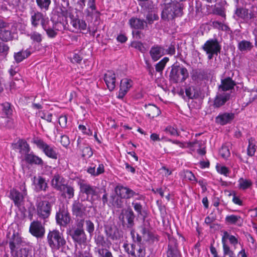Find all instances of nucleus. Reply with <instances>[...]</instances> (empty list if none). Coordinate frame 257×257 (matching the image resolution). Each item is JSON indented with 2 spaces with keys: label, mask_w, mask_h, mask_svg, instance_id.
<instances>
[{
  "label": "nucleus",
  "mask_w": 257,
  "mask_h": 257,
  "mask_svg": "<svg viewBox=\"0 0 257 257\" xmlns=\"http://www.w3.org/2000/svg\"><path fill=\"white\" fill-rule=\"evenodd\" d=\"M184 4L183 3H175L165 4L162 12V18L164 20H172L183 15Z\"/></svg>",
  "instance_id": "nucleus-1"
},
{
  "label": "nucleus",
  "mask_w": 257,
  "mask_h": 257,
  "mask_svg": "<svg viewBox=\"0 0 257 257\" xmlns=\"http://www.w3.org/2000/svg\"><path fill=\"white\" fill-rule=\"evenodd\" d=\"M47 238L49 246L52 249H59L66 244L63 233L57 229L50 230Z\"/></svg>",
  "instance_id": "nucleus-2"
},
{
  "label": "nucleus",
  "mask_w": 257,
  "mask_h": 257,
  "mask_svg": "<svg viewBox=\"0 0 257 257\" xmlns=\"http://www.w3.org/2000/svg\"><path fill=\"white\" fill-rule=\"evenodd\" d=\"M189 76L187 69L178 65H173L169 75L170 80L173 83L184 82Z\"/></svg>",
  "instance_id": "nucleus-3"
},
{
  "label": "nucleus",
  "mask_w": 257,
  "mask_h": 257,
  "mask_svg": "<svg viewBox=\"0 0 257 257\" xmlns=\"http://www.w3.org/2000/svg\"><path fill=\"white\" fill-rule=\"evenodd\" d=\"M36 145L37 147L41 150L45 155L49 158L53 159H57L58 153L56 148L52 145L47 144L42 139L38 137H34L32 142Z\"/></svg>",
  "instance_id": "nucleus-4"
},
{
  "label": "nucleus",
  "mask_w": 257,
  "mask_h": 257,
  "mask_svg": "<svg viewBox=\"0 0 257 257\" xmlns=\"http://www.w3.org/2000/svg\"><path fill=\"white\" fill-rule=\"evenodd\" d=\"M37 215L38 217L44 220L48 218L51 211V205L48 201H37L36 203Z\"/></svg>",
  "instance_id": "nucleus-5"
},
{
  "label": "nucleus",
  "mask_w": 257,
  "mask_h": 257,
  "mask_svg": "<svg viewBox=\"0 0 257 257\" xmlns=\"http://www.w3.org/2000/svg\"><path fill=\"white\" fill-rule=\"evenodd\" d=\"M135 217L134 213L130 208L122 210L119 216V219L124 228H132L134 225Z\"/></svg>",
  "instance_id": "nucleus-6"
},
{
  "label": "nucleus",
  "mask_w": 257,
  "mask_h": 257,
  "mask_svg": "<svg viewBox=\"0 0 257 257\" xmlns=\"http://www.w3.org/2000/svg\"><path fill=\"white\" fill-rule=\"evenodd\" d=\"M80 192L87 196V199L91 201L94 200V197L97 196L98 188L95 186L83 182L79 183Z\"/></svg>",
  "instance_id": "nucleus-7"
},
{
  "label": "nucleus",
  "mask_w": 257,
  "mask_h": 257,
  "mask_svg": "<svg viewBox=\"0 0 257 257\" xmlns=\"http://www.w3.org/2000/svg\"><path fill=\"white\" fill-rule=\"evenodd\" d=\"M31 22L32 25L37 28L40 24L43 29L46 28V25H48V18H45V16L40 12H33L31 14Z\"/></svg>",
  "instance_id": "nucleus-8"
},
{
  "label": "nucleus",
  "mask_w": 257,
  "mask_h": 257,
  "mask_svg": "<svg viewBox=\"0 0 257 257\" xmlns=\"http://www.w3.org/2000/svg\"><path fill=\"white\" fill-rule=\"evenodd\" d=\"M123 246L126 251L132 256L135 257H144L146 254L145 248L141 245V243H136L131 244V250L130 249L127 244H124Z\"/></svg>",
  "instance_id": "nucleus-9"
},
{
  "label": "nucleus",
  "mask_w": 257,
  "mask_h": 257,
  "mask_svg": "<svg viewBox=\"0 0 257 257\" xmlns=\"http://www.w3.org/2000/svg\"><path fill=\"white\" fill-rule=\"evenodd\" d=\"M168 245L166 252L167 257H182L178 249L177 240L172 236L168 237Z\"/></svg>",
  "instance_id": "nucleus-10"
},
{
  "label": "nucleus",
  "mask_w": 257,
  "mask_h": 257,
  "mask_svg": "<svg viewBox=\"0 0 257 257\" xmlns=\"http://www.w3.org/2000/svg\"><path fill=\"white\" fill-rule=\"evenodd\" d=\"M29 231L34 236L37 238H42L45 234V229L40 221L35 220L31 222Z\"/></svg>",
  "instance_id": "nucleus-11"
},
{
  "label": "nucleus",
  "mask_w": 257,
  "mask_h": 257,
  "mask_svg": "<svg viewBox=\"0 0 257 257\" xmlns=\"http://www.w3.org/2000/svg\"><path fill=\"white\" fill-rule=\"evenodd\" d=\"M141 233L142 234V235H140L139 234H137V243H141V242L142 239H143L144 241L149 242L151 243H152L154 242L155 241L158 240L157 237H156L154 234L150 232L145 227L142 228Z\"/></svg>",
  "instance_id": "nucleus-12"
},
{
  "label": "nucleus",
  "mask_w": 257,
  "mask_h": 257,
  "mask_svg": "<svg viewBox=\"0 0 257 257\" xmlns=\"http://www.w3.org/2000/svg\"><path fill=\"white\" fill-rule=\"evenodd\" d=\"M202 49L206 53H220L221 47L216 39H212L207 41L202 46Z\"/></svg>",
  "instance_id": "nucleus-13"
},
{
  "label": "nucleus",
  "mask_w": 257,
  "mask_h": 257,
  "mask_svg": "<svg viewBox=\"0 0 257 257\" xmlns=\"http://www.w3.org/2000/svg\"><path fill=\"white\" fill-rule=\"evenodd\" d=\"M56 222L61 226L66 227L70 222L69 213L65 210H59L56 214Z\"/></svg>",
  "instance_id": "nucleus-14"
},
{
  "label": "nucleus",
  "mask_w": 257,
  "mask_h": 257,
  "mask_svg": "<svg viewBox=\"0 0 257 257\" xmlns=\"http://www.w3.org/2000/svg\"><path fill=\"white\" fill-rule=\"evenodd\" d=\"M230 97L229 93L218 91L214 100L213 106L215 108L221 107L230 99Z\"/></svg>",
  "instance_id": "nucleus-15"
},
{
  "label": "nucleus",
  "mask_w": 257,
  "mask_h": 257,
  "mask_svg": "<svg viewBox=\"0 0 257 257\" xmlns=\"http://www.w3.org/2000/svg\"><path fill=\"white\" fill-rule=\"evenodd\" d=\"M115 192L120 198L125 199H130L136 194L133 190L120 185H118L115 188Z\"/></svg>",
  "instance_id": "nucleus-16"
},
{
  "label": "nucleus",
  "mask_w": 257,
  "mask_h": 257,
  "mask_svg": "<svg viewBox=\"0 0 257 257\" xmlns=\"http://www.w3.org/2000/svg\"><path fill=\"white\" fill-rule=\"evenodd\" d=\"M9 246L11 252H14L16 249L18 248L23 245L24 242L22 240L21 236L18 232H14L12 236L10 237Z\"/></svg>",
  "instance_id": "nucleus-17"
},
{
  "label": "nucleus",
  "mask_w": 257,
  "mask_h": 257,
  "mask_svg": "<svg viewBox=\"0 0 257 257\" xmlns=\"http://www.w3.org/2000/svg\"><path fill=\"white\" fill-rule=\"evenodd\" d=\"M166 54L165 49L160 45H156L151 47L150 54L154 61L158 60L161 57Z\"/></svg>",
  "instance_id": "nucleus-18"
},
{
  "label": "nucleus",
  "mask_w": 257,
  "mask_h": 257,
  "mask_svg": "<svg viewBox=\"0 0 257 257\" xmlns=\"http://www.w3.org/2000/svg\"><path fill=\"white\" fill-rule=\"evenodd\" d=\"M86 207L78 200L73 202L72 212L74 216L83 217L85 215Z\"/></svg>",
  "instance_id": "nucleus-19"
},
{
  "label": "nucleus",
  "mask_w": 257,
  "mask_h": 257,
  "mask_svg": "<svg viewBox=\"0 0 257 257\" xmlns=\"http://www.w3.org/2000/svg\"><path fill=\"white\" fill-rule=\"evenodd\" d=\"M13 148L19 150L21 155L26 156L30 151L29 145L23 139H20L17 143L13 144Z\"/></svg>",
  "instance_id": "nucleus-20"
},
{
  "label": "nucleus",
  "mask_w": 257,
  "mask_h": 257,
  "mask_svg": "<svg viewBox=\"0 0 257 257\" xmlns=\"http://www.w3.org/2000/svg\"><path fill=\"white\" fill-rule=\"evenodd\" d=\"M133 81L131 79L124 78L120 81V89L118 98H122L126 94L129 89L132 86Z\"/></svg>",
  "instance_id": "nucleus-21"
},
{
  "label": "nucleus",
  "mask_w": 257,
  "mask_h": 257,
  "mask_svg": "<svg viewBox=\"0 0 257 257\" xmlns=\"http://www.w3.org/2000/svg\"><path fill=\"white\" fill-rule=\"evenodd\" d=\"M70 235L74 241L79 244L84 243L86 239V235L84 230L74 229L73 230L70 232Z\"/></svg>",
  "instance_id": "nucleus-22"
},
{
  "label": "nucleus",
  "mask_w": 257,
  "mask_h": 257,
  "mask_svg": "<svg viewBox=\"0 0 257 257\" xmlns=\"http://www.w3.org/2000/svg\"><path fill=\"white\" fill-rule=\"evenodd\" d=\"M115 74L111 71H108L104 76V80L110 91L114 90L115 87Z\"/></svg>",
  "instance_id": "nucleus-23"
},
{
  "label": "nucleus",
  "mask_w": 257,
  "mask_h": 257,
  "mask_svg": "<svg viewBox=\"0 0 257 257\" xmlns=\"http://www.w3.org/2000/svg\"><path fill=\"white\" fill-rule=\"evenodd\" d=\"M236 83L230 77H228L221 79V84L218 86V91L225 92L231 90L234 88Z\"/></svg>",
  "instance_id": "nucleus-24"
},
{
  "label": "nucleus",
  "mask_w": 257,
  "mask_h": 257,
  "mask_svg": "<svg viewBox=\"0 0 257 257\" xmlns=\"http://www.w3.org/2000/svg\"><path fill=\"white\" fill-rule=\"evenodd\" d=\"M234 117V113L225 112L218 115L215 118V121L216 123L223 125L230 123Z\"/></svg>",
  "instance_id": "nucleus-25"
},
{
  "label": "nucleus",
  "mask_w": 257,
  "mask_h": 257,
  "mask_svg": "<svg viewBox=\"0 0 257 257\" xmlns=\"http://www.w3.org/2000/svg\"><path fill=\"white\" fill-rule=\"evenodd\" d=\"M14 34L10 30L9 26L0 29V40L3 42H7L14 39Z\"/></svg>",
  "instance_id": "nucleus-26"
},
{
  "label": "nucleus",
  "mask_w": 257,
  "mask_h": 257,
  "mask_svg": "<svg viewBox=\"0 0 257 257\" xmlns=\"http://www.w3.org/2000/svg\"><path fill=\"white\" fill-rule=\"evenodd\" d=\"M105 232L107 237L112 240H118L121 237L119 230L115 226H107Z\"/></svg>",
  "instance_id": "nucleus-27"
},
{
  "label": "nucleus",
  "mask_w": 257,
  "mask_h": 257,
  "mask_svg": "<svg viewBox=\"0 0 257 257\" xmlns=\"http://www.w3.org/2000/svg\"><path fill=\"white\" fill-rule=\"evenodd\" d=\"M128 23L131 27L136 30H143L145 26H147V22L136 17H132L129 20Z\"/></svg>",
  "instance_id": "nucleus-28"
},
{
  "label": "nucleus",
  "mask_w": 257,
  "mask_h": 257,
  "mask_svg": "<svg viewBox=\"0 0 257 257\" xmlns=\"http://www.w3.org/2000/svg\"><path fill=\"white\" fill-rule=\"evenodd\" d=\"M235 14L238 17L244 20H250L254 17V15L252 13H249L248 9L243 8H237Z\"/></svg>",
  "instance_id": "nucleus-29"
},
{
  "label": "nucleus",
  "mask_w": 257,
  "mask_h": 257,
  "mask_svg": "<svg viewBox=\"0 0 257 257\" xmlns=\"http://www.w3.org/2000/svg\"><path fill=\"white\" fill-rule=\"evenodd\" d=\"M253 48V44L250 41L245 40L239 41L237 44L238 49L242 53L249 52Z\"/></svg>",
  "instance_id": "nucleus-30"
},
{
  "label": "nucleus",
  "mask_w": 257,
  "mask_h": 257,
  "mask_svg": "<svg viewBox=\"0 0 257 257\" xmlns=\"http://www.w3.org/2000/svg\"><path fill=\"white\" fill-rule=\"evenodd\" d=\"M146 113L147 116L154 118L158 116L160 113L159 108L154 104H149L146 106Z\"/></svg>",
  "instance_id": "nucleus-31"
},
{
  "label": "nucleus",
  "mask_w": 257,
  "mask_h": 257,
  "mask_svg": "<svg viewBox=\"0 0 257 257\" xmlns=\"http://www.w3.org/2000/svg\"><path fill=\"white\" fill-rule=\"evenodd\" d=\"M34 183L36 189L39 191H46L48 188V184L45 178L39 176L38 177H34Z\"/></svg>",
  "instance_id": "nucleus-32"
},
{
  "label": "nucleus",
  "mask_w": 257,
  "mask_h": 257,
  "mask_svg": "<svg viewBox=\"0 0 257 257\" xmlns=\"http://www.w3.org/2000/svg\"><path fill=\"white\" fill-rule=\"evenodd\" d=\"M25 161L30 164L43 166L44 162L42 159L33 153L28 154L25 158Z\"/></svg>",
  "instance_id": "nucleus-33"
},
{
  "label": "nucleus",
  "mask_w": 257,
  "mask_h": 257,
  "mask_svg": "<svg viewBox=\"0 0 257 257\" xmlns=\"http://www.w3.org/2000/svg\"><path fill=\"white\" fill-rule=\"evenodd\" d=\"M10 198L14 201L15 205L19 206L23 200V196L15 189L10 191Z\"/></svg>",
  "instance_id": "nucleus-34"
},
{
  "label": "nucleus",
  "mask_w": 257,
  "mask_h": 257,
  "mask_svg": "<svg viewBox=\"0 0 257 257\" xmlns=\"http://www.w3.org/2000/svg\"><path fill=\"white\" fill-rule=\"evenodd\" d=\"M2 106V114L7 117H11L13 112V107L11 104L8 102H5L1 104Z\"/></svg>",
  "instance_id": "nucleus-35"
},
{
  "label": "nucleus",
  "mask_w": 257,
  "mask_h": 257,
  "mask_svg": "<svg viewBox=\"0 0 257 257\" xmlns=\"http://www.w3.org/2000/svg\"><path fill=\"white\" fill-rule=\"evenodd\" d=\"M61 192H63L65 197L68 199L72 198L74 195V189L73 187L68 185H63L61 188V189L59 190Z\"/></svg>",
  "instance_id": "nucleus-36"
},
{
  "label": "nucleus",
  "mask_w": 257,
  "mask_h": 257,
  "mask_svg": "<svg viewBox=\"0 0 257 257\" xmlns=\"http://www.w3.org/2000/svg\"><path fill=\"white\" fill-rule=\"evenodd\" d=\"M72 26L76 30L80 31L86 30L87 24L85 22L79 19H73L71 22Z\"/></svg>",
  "instance_id": "nucleus-37"
},
{
  "label": "nucleus",
  "mask_w": 257,
  "mask_h": 257,
  "mask_svg": "<svg viewBox=\"0 0 257 257\" xmlns=\"http://www.w3.org/2000/svg\"><path fill=\"white\" fill-rule=\"evenodd\" d=\"M227 239H228L230 243L234 246L238 243V240L234 236L230 235L226 231H224L221 240L222 244H223V243L227 244Z\"/></svg>",
  "instance_id": "nucleus-38"
},
{
  "label": "nucleus",
  "mask_w": 257,
  "mask_h": 257,
  "mask_svg": "<svg viewBox=\"0 0 257 257\" xmlns=\"http://www.w3.org/2000/svg\"><path fill=\"white\" fill-rule=\"evenodd\" d=\"M30 54V51L28 50L25 51L22 50L19 52L15 53L14 56L16 62L18 63L28 57Z\"/></svg>",
  "instance_id": "nucleus-39"
},
{
  "label": "nucleus",
  "mask_w": 257,
  "mask_h": 257,
  "mask_svg": "<svg viewBox=\"0 0 257 257\" xmlns=\"http://www.w3.org/2000/svg\"><path fill=\"white\" fill-rule=\"evenodd\" d=\"M226 222L229 224H237L239 225L242 223V219L239 216L230 215L225 218Z\"/></svg>",
  "instance_id": "nucleus-40"
},
{
  "label": "nucleus",
  "mask_w": 257,
  "mask_h": 257,
  "mask_svg": "<svg viewBox=\"0 0 257 257\" xmlns=\"http://www.w3.org/2000/svg\"><path fill=\"white\" fill-rule=\"evenodd\" d=\"M62 179L63 178L59 175H55L51 181L52 186L58 190L61 189L62 186L64 185L62 183Z\"/></svg>",
  "instance_id": "nucleus-41"
},
{
  "label": "nucleus",
  "mask_w": 257,
  "mask_h": 257,
  "mask_svg": "<svg viewBox=\"0 0 257 257\" xmlns=\"http://www.w3.org/2000/svg\"><path fill=\"white\" fill-rule=\"evenodd\" d=\"M254 142V140L252 138H250V139H248L247 155L250 157H252L254 155L256 150L255 145Z\"/></svg>",
  "instance_id": "nucleus-42"
},
{
  "label": "nucleus",
  "mask_w": 257,
  "mask_h": 257,
  "mask_svg": "<svg viewBox=\"0 0 257 257\" xmlns=\"http://www.w3.org/2000/svg\"><path fill=\"white\" fill-rule=\"evenodd\" d=\"M168 61L169 58L167 57H165L160 62L157 63L155 65V69L156 71L158 72H162Z\"/></svg>",
  "instance_id": "nucleus-43"
},
{
  "label": "nucleus",
  "mask_w": 257,
  "mask_h": 257,
  "mask_svg": "<svg viewBox=\"0 0 257 257\" xmlns=\"http://www.w3.org/2000/svg\"><path fill=\"white\" fill-rule=\"evenodd\" d=\"M239 187L243 190L246 189L250 187L252 183V182L249 180L244 179L243 178H240L239 181Z\"/></svg>",
  "instance_id": "nucleus-44"
},
{
  "label": "nucleus",
  "mask_w": 257,
  "mask_h": 257,
  "mask_svg": "<svg viewBox=\"0 0 257 257\" xmlns=\"http://www.w3.org/2000/svg\"><path fill=\"white\" fill-rule=\"evenodd\" d=\"M31 252L29 248L25 247L20 249L16 253L15 257H31Z\"/></svg>",
  "instance_id": "nucleus-45"
},
{
  "label": "nucleus",
  "mask_w": 257,
  "mask_h": 257,
  "mask_svg": "<svg viewBox=\"0 0 257 257\" xmlns=\"http://www.w3.org/2000/svg\"><path fill=\"white\" fill-rule=\"evenodd\" d=\"M38 6L41 9L48 10L51 4V0H36Z\"/></svg>",
  "instance_id": "nucleus-46"
},
{
  "label": "nucleus",
  "mask_w": 257,
  "mask_h": 257,
  "mask_svg": "<svg viewBox=\"0 0 257 257\" xmlns=\"http://www.w3.org/2000/svg\"><path fill=\"white\" fill-rule=\"evenodd\" d=\"M112 204L117 208H121L122 206L123 202L122 198L118 195L111 196Z\"/></svg>",
  "instance_id": "nucleus-47"
},
{
  "label": "nucleus",
  "mask_w": 257,
  "mask_h": 257,
  "mask_svg": "<svg viewBox=\"0 0 257 257\" xmlns=\"http://www.w3.org/2000/svg\"><path fill=\"white\" fill-rule=\"evenodd\" d=\"M220 156L223 159H226L230 155L229 149L228 147L223 146L219 152Z\"/></svg>",
  "instance_id": "nucleus-48"
},
{
  "label": "nucleus",
  "mask_w": 257,
  "mask_h": 257,
  "mask_svg": "<svg viewBox=\"0 0 257 257\" xmlns=\"http://www.w3.org/2000/svg\"><path fill=\"white\" fill-rule=\"evenodd\" d=\"M31 39L37 43H41L42 41V36L37 32H33L30 35Z\"/></svg>",
  "instance_id": "nucleus-49"
},
{
  "label": "nucleus",
  "mask_w": 257,
  "mask_h": 257,
  "mask_svg": "<svg viewBox=\"0 0 257 257\" xmlns=\"http://www.w3.org/2000/svg\"><path fill=\"white\" fill-rule=\"evenodd\" d=\"M86 230L91 235L94 231V224L90 220L85 221Z\"/></svg>",
  "instance_id": "nucleus-50"
},
{
  "label": "nucleus",
  "mask_w": 257,
  "mask_h": 257,
  "mask_svg": "<svg viewBox=\"0 0 257 257\" xmlns=\"http://www.w3.org/2000/svg\"><path fill=\"white\" fill-rule=\"evenodd\" d=\"M43 29L46 31L47 35L49 38H55L57 35V32L54 30L53 28L48 27V25H46V28Z\"/></svg>",
  "instance_id": "nucleus-51"
},
{
  "label": "nucleus",
  "mask_w": 257,
  "mask_h": 257,
  "mask_svg": "<svg viewBox=\"0 0 257 257\" xmlns=\"http://www.w3.org/2000/svg\"><path fill=\"white\" fill-rule=\"evenodd\" d=\"M131 46L140 52L143 53L146 51V48L144 46L142 43L138 41H134L131 43Z\"/></svg>",
  "instance_id": "nucleus-52"
},
{
  "label": "nucleus",
  "mask_w": 257,
  "mask_h": 257,
  "mask_svg": "<svg viewBox=\"0 0 257 257\" xmlns=\"http://www.w3.org/2000/svg\"><path fill=\"white\" fill-rule=\"evenodd\" d=\"M159 17L157 15L152 13H149L146 16L147 24H152L154 21L158 20Z\"/></svg>",
  "instance_id": "nucleus-53"
},
{
  "label": "nucleus",
  "mask_w": 257,
  "mask_h": 257,
  "mask_svg": "<svg viewBox=\"0 0 257 257\" xmlns=\"http://www.w3.org/2000/svg\"><path fill=\"white\" fill-rule=\"evenodd\" d=\"M186 96L190 99H193L196 97L195 89L194 88L189 87L185 89Z\"/></svg>",
  "instance_id": "nucleus-54"
},
{
  "label": "nucleus",
  "mask_w": 257,
  "mask_h": 257,
  "mask_svg": "<svg viewBox=\"0 0 257 257\" xmlns=\"http://www.w3.org/2000/svg\"><path fill=\"white\" fill-rule=\"evenodd\" d=\"M9 47L7 44L0 42V54L7 55L9 51Z\"/></svg>",
  "instance_id": "nucleus-55"
},
{
  "label": "nucleus",
  "mask_w": 257,
  "mask_h": 257,
  "mask_svg": "<svg viewBox=\"0 0 257 257\" xmlns=\"http://www.w3.org/2000/svg\"><path fill=\"white\" fill-rule=\"evenodd\" d=\"M223 250L224 255H228L229 256L234 255V252L230 249L229 246L227 244L223 243Z\"/></svg>",
  "instance_id": "nucleus-56"
},
{
  "label": "nucleus",
  "mask_w": 257,
  "mask_h": 257,
  "mask_svg": "<svg viewBox=\"0 0 257 257\" xmlns=\"http://www.w3.org/2000/svg\"><path fill=\"white\" fill-rule=\"evenodd\" d=\"M4 126L8 128H11L15 126V122L13 119L10 117H7L6 119L5 123L3 124Z\"/></svg>",
  "instance_id": "nucleus-57"
},
{
  "label": "nucleus",
  "mask_w": 257,
  "mask_h": 257,
  "mask_svg": "<svg viewBox=\"0 0 257 257\" xmlns=\"http://www.w3.org/2000/svg\"><path fill=\"white\" fill-rule=\"evenodd\" d=\"M184 178L189 181H196V178L194 174L190 171L187 170L184 172Z\"/></svg>",
  "instance_id": "nucleus-58"
},
{
  "label": "nucleus",
  "mask_w": 257,
  "mask_h": 257,
  "mask_svg": "<svg viewBox=\"0 0 257 257\" xmlns=\"http://www.w3.org/2000/svg\"><path fill=\"white\" fill-rule=\"evenodd\" d=\"M92 154V150L89 147H86L82 150V156L83 157H90Z\"/></svg>",
  "instance_id": "nucleus-59"
},
{
  "label": "nucleus",
  "mask_w": 257,
  "mask_h": 257,
  "mask_svg": "<svg viewBox=\"0 0 257 257\" xmlns=\"http://www.w3.org/2000/svg\"><path fill=\"white\" fill-rule=\"evenodd\" d=\"M38 115L40 117H41L42 119H45L48 122H51L52 120V115L51 113L45 114L43 112H39Z\"/></svg>",
  "instance_id": "nucleus-60"
},
{
  "label": "nucleus",
  "mask_w": 257,
  "mask_h": 257,
  "mask_svg": "<svg viewBox=\"0 0 257 257\" xmlns=\"http://www.w3.org/2000/svg\"><path fill=\"white\" fill-rule=\"evenodd\" d=\"M165 132L167 134H170L172 136H178V134L176 130H175L173 127L171 126H167L165 128Z\"/></svg>",
  "instance_id": "nucleus-61"
},
{
  "label": "nucleus",
  "mask_w": 257,
  "mask_h": 257,
  "mask_svg": "<svg viewBox=\"0 0 257 257\" xmlns=\"http://www.w3.org/2000/svg\"><path fill=\"white\" fill-rule=\"evenodd\" d=\"M85 222L84 219H77L76 220V228H74L75 229H80V230H84L83 229V225L84 223Z\"/></svg>",
  "instance_id": "nucleus-62"
},
{
  "label": "nucleus",
  "mask_w": 257,
  "mask_h": 257,
  "mask_svg": "<svg viewBox=\"0 0 257 257\" xmlns=\"http://www.w3.org/2000/svg\"><path fill=\"white\" fill-rule=\"evenodd\" d=\"M60 142L61 144L65 147H67L70 144L69 138L65 135L61 136Z\"/></svg>",
  "instance_id": "nucleus-63"
},
{
  "label": "nucleus",
  "mask_w": 257,
  "mask_h": 257,
  "mask_svg": "<svg viewBox=\"0 0 257 257\" xmlns=\"http://www.w3.org/2000/svg\"><path fill=\"white\" fill-rule=\"evenodd\" d=\"M217 171L219 173L223 174L226 176L228 175L229 172L228 169L225 166L217 167Z\"/></svg>",
  "instance_id": "nucleus-64"
}]
</instances>
